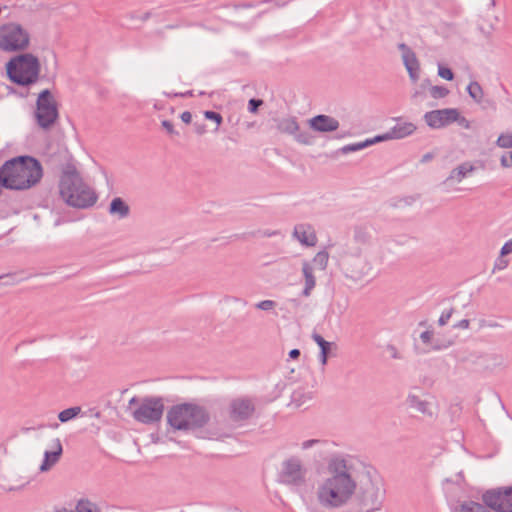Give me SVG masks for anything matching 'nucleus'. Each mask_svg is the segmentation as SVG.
<instances>
[{"mask_svg":"<svg viewBox=\"0 0 512 512\" xmlns=\"http://www.w3.org/2000/svg\"><path fill=\"white\" fill-rule=\"evenodd\" d=\"M328 476L320 480L315 491L318 506L326 511L340 509L353 498L357 480L351 474L347 457L335 454L327 462Z\"/></svg>","mask_w":512,"mask_h":512,"instance_id":"obj_1","label":"nucleus"},{"mask_svg":"<svg viewBox=\"0 0 512 512\" xmlns=\"http://www.w3.org/2000/svg\"><path fill=\"white\" fill-rule=\"evenodd\" d=\"M62 199L72 207L87 208L97 201L95 192L83 182L75 166L67 165L59 183Z\"/></svg>","mask_w":512,"mask_h":512,"instance_id":"obj_2","label":"nucleus"},{"mask_svg":"<svg viewBox=\"0 0 512 512\" xmlns=\"http://www.w3.org/2000/svg\"><path fill=\"white\" fill-rule=\"evenodd\" d=\"M385 490L383 481L376 473L367 472L357 481V488L352 499L359 512H374L381 509Z\"/></svg>","mask_w":512,"mask_h":512,"instance_id":"obj_3","label":"nucleus"},{"mask_svg":"<svg viewBox=\"0 0 512 512\" xmlns=\"http://www.w3.org/2000/svg\"><path fill=\"white\" fill-rule=\"evenodd\" d=\"M10 80L20 86H29L39 78L40 62L31 53L18 55L6 64Z\"/></svg>","mask_w":512,"mask_h":512,"instance_id":"obj_4","label":"nucleus"},{"mask_svg":"<svg viewBox=\"0 0 512 512\" xmlns=\"http://www.w3.org/2000/svg\"><path fill=\"white\" fill-rule=\"evenodd\" d=\"M168 423L176 430H190L207 422L205 411L191 403L173 406L167 414Z\"/></svg>","mask_w":512,"mask_h":512,"instance_id":"obj_5","label":"nucleus"},{"mask_svg":"<svg viewBox=\"0 0 512 512\" xmlns=\"http://www.w3.org/2000/svg\"><path fill=\"white\" fill-rule=\"evenodd\" d=\"M30 35L18 23H7L0 26V49L5 52L25 50L29 46Z\"/></svg>","mask_w":512,"mask_h":512,"instance_id":"obj_6","label":"nucleus"},{"mask_svg":"<svg viewBox=\"0 0 512 512\" xmlns=\"http://www.w3.org/2000/svg\"><path fill=\"white\" fill-rule=\"evenodd\" d=\"M57 102L50 90L45 89L39 93L36 101L35 118L37 124L43 128H50L58 119Z\"/></svg>","mask_w":512,"mask_h":512,"instance_id":"obj_7","label":"nucleus"},{"mask_svg":"<svg viewBox=\"0 0 512 512\" xmlns=\"http://www.w3.org/2000/svg\"><path fill=\"white\" fill-rule=\"evenodd\" d=\"M307 468L297 456L283 461L280 473L281 482L291 486H302L306 483Z\"/></svg>","mask_w":512,"mask_h":512,"instance_id":"obj_8","label":"nucleus"},{"mask_svg":"<svg viewBox=\"0 0 512 512\" xmlns=\"http://www.w3.org/2000/svg\"><path fill=\"white\" fill-rule=\"evenodd\" d=\"M163 410L164 405L160 398L144 399L134 411V418L142 423H153L161 419Z\"/></svg>","mask_w":512,"mask_h":512,"instance_id":"obj_9","label":"nucleus"},{"mask_svg":"<svg viewBox=\"0 0 512 512\" xmlns=\"http://www.w3.org/2000/svg\"><path fill=\"white\" fill-rule=\"evenodd\" d=\"M483 501L497 512H512V488L487 491Z\"/></svg>","mask_w":512,"mask_h":512,"instance_id":"obj_10","label":"nucleus"},{"mask_svg":"<svg viewBox=\"0 0 512 512\" xmlns=\"http://www.w3.org/2000/svg\"><path fill=\"white\" fill-rule=\"evenodd\" d=\"M426 124L433 129L445 127L459 120V111L456 108L432 110L424 115Z\"/></svg>","mask_w":512,"mask_h":512,"instance_id":"obj_11","label":"nucleus"},{"mask_svg":"<svg viewBox=\"0 0 512 512\" xmlns=\"http://www.w3.org/2000/svg\"><path fill=\"white\" fill-rule=\"evenodd\" d=\"M282 393L290 396L288 405L295 408L302 407L313 399V393L308 386H284Z\"/></svg>","mask_w":512,"mask_h":512,"instance_id":"obj_12","label":"nucleus"},{"mask_svg":"<svg viewBox=\"0 0 512 512\" xmlns=\"http://www.w3.org/2000/svg\"><path fill=\"white\" fill-rule=\"evenodd\" d=\"M63 454V446L59 438H53L50 449L44 452V459L39 467L40 472L51 470L60 460Z\"/></svg>","mask_w":512,"mask_h":512,"instance_id":"obj_13","label":"nucleus"},{"mask_svg":"<svg viewBox=\"0 0 512 512\" xmlns=\"http://www.w3.org/2000/svg\"><path fill=\"white\" fill-rule=\"evenodd\" d=\"M254 412V405L251 400L237 398L230 403V418L234 421L248 419Z\"/></svg>","mask_w":512,"mask_h":512,"instance_id":"obj_14","label":"nucleus"},{"mask_svg":"<svg viewBox=\"0 0 512 512\" xmlns=\"http://www.w3.org/2000/svg\"><path fill=\"white\" fill-rule=\"evenodd\" d=\"M312 130L321 133L333 132L339 128V121L332 116L319 114L308 121Z\"/></svg>","mask_w":512,"mask_h":512,"instance_id":"obj_15","label":"nucleus"},{"mask_svg":"<svg viewBox=\"0 0 512 512\" xmlns=\"http://www.w3.org/2000/svg\"><path fill=\"white\" fill-rule=\"evenodd\" d=\"M293 235L301 244L307 247L315 246L317 243L315 230L310 224H297L294 227Z\"/></svg>","mask_w":512,"mask_h":512,"instance_id":"obj_16","label":"nucleus"},{"mask_svg":"<svg viewBox=\"0 0 512 512\" xmlns=\"http://www.w3.org/2000/svg\"><path fill=\"white\" fill-rule=\"evenodd\" d=\"M407 404L409 407L423 415H427L429 417H432L433 412V404L432 402L428 401L423 396L410 394L407 398Z\"/></svg>","mask_w":512,"mask_h":512,"instance_id":"obj_17","label":"nucleus"},{"mask_svg":"<svg viewBox=\"0 0 512 512\" xmlns=\"http://www.w3.org/2000/svg\"><path fill=\"white\" fill-rule=\"evenodd\" d=\"M302 274L304 277V288L301 294L304 297H309L316 286V278L314 276L313 266L310 262L303 261Z\"/></svg>","mask_w":512,"mask_h":512,"instance_id":"obj_18","label":"nucleus"},{"mask_svg":"<svg viewBox=\"0 0 512 512\" xmlns=\"http://www.w3.org/2000/svg\"><path fill=\"white\" fill-rule=\"evenodd\" d=\"M415 130L416 126L412 122H403L398 119L396 125L388 130V137L392 139H403L412 135Z\"/></svg>","mask_w":512,"mask_h":512,"instance_id":"obj_19","label":"nucleus"},{"mask_svg":"<svg viewBox=\"0 0 512 512\" xmlns=\"http://www.w3.org/2000/svg\"><path fill=\"white\" fill-rule=\"evenodd\" d=\"M475 170V167L470 162H464L454 168L450 175L443 182L447 184L448 182L455 180L456 182H461L467 175Z\"/></svg>","mask_w":512,"mask_h":512,"instance_id":"obj_20","label":"nucleus"},{"mask_svg":"<svg viewBox=\"0 0 512 512\" xmlns=\"http://www.w3.org/2000/svg\"><path fill=\"white\" fill-rule=\"evenodd\" d=\"M452 512H491L488 506L476 501L466 500L458 502Z\"/></svg>","mask_w":512,"mask_h":512,"instance_id":"obj_21","label":"nucleus"},{"mask_svg":"<svg viewBox=\"0 0 512 512\" xmlns=\"http://www.w3.org/2000/svg\"><path fill=\"white\" fill-rule=\"evenodd\" d=\"M109 213L111 215H117L119 219H123L129 215L130 208L122 198L116 197L109 205Z\"/></svg>","mask_w":512,"mask_h":512,"instance_id":"obj_22","label":"nucleus"},{"mask_svg":"<svg viewBox=\"0 0 512 512\" xmlns=\"http://www.w3.org/2000/svg\"><path fill=\"white\" fill-rule=\"evenodd\" d=\"M277 129L279 132L294 135L299 131V124L295 117H287L278 120Z\"/></svg>","mask_w":512,"mask_h":512,"instance_id":"obj_23","label":"nucleus"},{"mask_svg":"<svg viewBox=\"0 0 512 512\" xmlns=\"http://www.w3.org/2000/svg\"><path fill=\"white\" fill-rule=\"evenodd\" d=\"M467 93L478 104L482 103L484 91L477 81H471L467 86Z\"/></svg>","mask_w":512,"mask_h":512,"instance_id":"obj_24","label":"nucleus"},{"mask_svg":"<svg viewBox=\"0 0 512 512\" xmlns=\"http://www.w3.org/2000/svg\"><path fill=\"white\" fill-rule=\"evenodd\" d=\"M370 238H371V235L368 232L366 227L356 226L354 228L353 240L356 243L362 244V245L368 244L370 241Z\"/></svg>","mask_w":512,"mask_h":512,"instance_id":"obj_25","label":"nucleus"},{"mask_svg":"<svg viewBox=\"0 0 512 512\" xmlns=\"http://www.w3.org/2000/svg\"><path fill=\"white\" fill-rule=\"evenodd\" d=\"M329 253L323 249L319 251L313 258L312 263L320 270H325L328 266Z\"/></svg>","mask_w":512,"mask_h":512,"instance_id":"obj_26","label":"nucleus"},{"mask_svg":"<svg viewBox=\"0 0 512 512\" xmlns=\"http://www.w3.org/2000/svg\"><path fill=\"white\" fill-rule=\"evenodd\" d=\"M81 413V408L79 406L71 407L61 411L58 414V418L62 423L68 422L69 420L75 418Z\"/></svg>","mask_w":512,"mask_h":512,"instance_id":"obj_27","label":"nucleus"},{"mask_svg":"<svg viewBox=\"0 0 512 512\" xmlns=\"http://www.w3.org/2000/svg\"><path fill=\"white\" fill-rule=\"evenodd\" d=\"M76 512H100V510L95 503L82 499L76 505Z\"/></svg>","mask_w":512,"mask_h":512,"instance_id":"obj_28","label":"nucleus"},{"mask_svg":"<svg viewBox=\"0 0 512 512\" xmlns=\"http://www.w3.org/2000/svg\"><path fill=\"white\" fill-rule=\"evenodd\" d=\"M368 147V143H364L363 142H358V143H352V144H348V145H345L343 147H341L338 152H340L341 154H348V153H352V152H357V151H360L364 148Z\"/></svg>","mask_w":512,"mask_h":512,"instance_id":"obj_29","label":"nucleus"},{"mask_svg":"<svg viewBox=\"0 0 512 512\" xmlns=\"http://www.w3.org/2000/svg\"><path fill=\"white\" fill-rule=\"evenodd\" d=\"M449 94V90L444 87V86H438V85H435V86H432L430 88V95L434 98V99H441V98H444L446 97L447 95Z\"/></svg>","mask_w":512,"mask_h":512,"instance_id":"obj_30","label":"nucleus"},{"mask_svg":"<svg viewBox=\"0 0 512 512\" xmlns=\"http://www.w3.org/2000/svg\"><path fill=\"white\" fill-rule=\"evenodd\" d=\"M402 58L406 69H409V67L414 68L420 66L419 61L414 52L402 55Z\"/></svg>","mask_w":512,"mask_h":512,"instance_id":"obj_31","label":"nucleus"},{"mask_svg":"<svg viewBox=\"0 0 512 512\" xmlns=\"http://www.w3.org/2000/svg\"><path fill=\"white\" fill-rule=\"evenodd\" d=\"M327 442L324 441V440H320V439H309V440H305L303 442H301L300 444V448L302 450H308L312 447H315V446H323V445H326Z\"/></svg>","mask_w":512,"mask_h":512,"instance_id":"obj_32","label":"nucleus"},{"mask_svg":"<svg viewBox=\"0 0 512 512\" xmlns=\"http://www.w3.org/2000/svg\"><path fill=\"white\" fill-rule=\"evenodd\" d=\"M496 143L501 148H511L512 147V134H501L498 137Z\"/></svg>","mask_w":512,"mask_h":512,"instance_id":"obj_33","label":"nucleus"},{"mask_svg":"<svg viewBox=\"0 0 512 512\" xmlns=\"http://www.w3.org/2000/svg\"><path fill=\"white\" fill-rule=\"evenodd\" d=\"M204 117L207 120L214 121L217 124V127H219L223 121L221 114L215 111H205Z\"/></svg>","mask_w":512,"mask_h":512,"instance_id":"obj_34","label":"nucleus"},{"mask_svg":"<svg viewBox=\"0 0 512 512\" xmlns=\"http://www.w3.org/2000/svg\"><path fill=\"white\" fill-rule=\"evenodd\" d=\"M438 75L441 78L448 80V81H451L454 78V74H453L452 70L450 68L442 66V65H439V67H438Z\"/></svg>","mask_w":512,"mask_h":512,"instance_id":"obj_35","label":"nucleus"},{"mask_svg":"<svg viewBox=\"0 0 512 512\" xmlns=\"http://www.w3.org/2000/svg\"><path fill=\"white\" fill-rule=\"evenodd\" d=\"M276 306L275 301L273 300H263L258 302L255 307L257 309L263 310V311H269L272 310Z\"/></svg>","mask_w":512,"mask_h":512,"instance_id":"obj_36","label":"nucleus"},{"mask_svg":"<svg viewBox=\"0 0 512 512\" xmlns=\"http://www.w3.org/2000/svg\"><path fill=\"white\" fill-rule=\"evenodd\" d=\"M293 136L295 137L296 141L301 144L308 145L311 143V137L307 132L298 131Z\"/></svg>","mask_w":512,"mask_h":512,"instance_id":"obj_37","label":"nucleus"},{"mask_svg":"<svg viewBox=\"0 0 512 512\" xmlns=\"http://www.w3.org/2000/svg\"><path fill=\"white\" fill-rule=\"evenodd\" d=\"M261 105H263V100L252 98L248 102V111L256 113Z\"/></svg>","mask_w":512,"mask_h":512,"instance_id":"obj_38","label":"nucleus"},{"mask_svg":"<svg viewBox=\"0 0 512 512\" xmlns=\"http://www.w3.org/2000/svg\"><path fill=\"white\" fill-rule=\"evenodd\" d=\"M454 309L450 308L449 310H445L441 313L438 323L440 326H444L448 323L449 319L451 318L453 314Z\"/></svg>","mask_w":512,"mask_h":512,"instance_id":"obj_39","label":"nucleus"},{"mask_svg":"<svg viewBox=\"0 0 512 512\" xmlns=\"http://www.w3.org/2000/svg\"><path fill=\"white\" fill-rule=\"evenodd\" d=\"M391 139H392L391 137H388V131H387L386 133H384L382 135H377L374 138L366 139L364 141V143H368V146H370L372 144H375V143H378L381 141L391 140Z\"/></svg>","mask_w":512,"mask_h":512,"instance_id":"obj_40","label":"nucleus"},{"mask_svg":"<svg viewBox=\"0 0 512 512\" xmlns=\"http://www.w3.org/2000/svg\"><path fill=\"white\" fill-rule=\"evenodd\" d=\"M162 127L166 130V132L171 135H179V132L174 129L173 123L169 120H163L161 122Z\"/></svg>","mask_w":512,"mask_h":512,"instance_id":"obj_41","label":"nucleus"},{"mask_svg":"<svg viewBox=\"0 0 512 512\" xmlns=\"http://www.w3.org/2000/svg\"><path fill=\"white\" fill-rule=\"evenodd\" d=\"M331 345H324L320 348V356L319 359L321 363L324 365L327 362V357L330 352Z\"/></svg>","mask_w":512,"mask_h":512,"instance_id":"obj_42","label":"nucleus"},{"mask_svg":"<svg viewBox=\"0 0 512 512\" xmlns=\"http://www.w3.org/2000/svg\"><path fill=\"white\" fill-rule=\"evenodd\" d=\"M508 266V260L504 258V256H499L494 264V270H503Z\"/></svg>","mask_w":512,"mask_h":512,"instance_id":"obj_43","label":"nucleus"},{"mask_svg":"<svg viewBox=\"0 0 512 512\" xmlns=\"http://www.w3.org/2000/svg\"><path fill=\"white\" fill-rule=\"evenodd\" d=\"M311 337L317 343L319 348H321L324 345H332L331 342L326 341L320 334L316 332H313Z\"/></svg>","mask_w":512,"mask_h":512,"instance_id":"obj_44","label":"nucleus"},{"mask_svg":"<svg viewBox=\"0 0 512 512\" xmlns=\"http://www.w3.org/2000/svg\"><path fill=\"white\" fill-rule=\"evenodd\" d=\"M420 66L407 69L410 79L415 83L419 79Z\"/></svg>","mask_w":512,"mask_h":512,"instance_id":"obj_45","label":"nucleus"},{"mask_svg":"<svg viewBox=\"0 0 512 512\" xmlns=\"http://www.w3.org/2000/svg\"><path fill=\"white\" fill-rule=\"evenodd\" d=\"M510 253H512V239L505 242L500 251L501 256H505Z\"/></svg>","mask_w":512,"mask_h":512,"instance_id":"obj_46","label":"nucleus"},{"mask_svg":"<svg viewBox=\"0 0 512 512\" xmlns=\"http://www.w3.org/2000/svg\"><path fill=\"white\" fill-rule=\"evenodd\" d=\"M500 163L502 167H512V151L509 153V157L503 155L500 159Z\"/></svg>","mask_w":512,"mask_h":512,"instance_id":"obj_47","label":"nucleus"},{"mask_svg":"<svg viewBox=\"0 0 512 512\" xmlns=\"http://www.w3.org/2000/svg\"><path fill=\"white\" fill-rule=\"evenodd\" d=\"M470 325V321L468 319H462L456 324H454V328L456 329H468Z\"/></svg>","mask_w":512,"mask_h":512,"instance_id":"obj_48","label":"nucleus"},{"mask_svg":"<svg viewBox=\"0 0 512 512\" xmlns=\"http://www.w3.org/2000/svg\"><path fill=\"white\" fill-rule=\"evenodd\" d=\"M433 333L431 331H424L420 334V339L423 343H429L432 339Z\"/></svg>","mask_w":512,"mask_h":512,"instance_id":"obj_49","label":"nucleus"},{"mask_svg":"<svg viewBox=\"0 0 512 512\" xmlns=\"http://www.w3.org/2000/svg\"><path fill=\"white\" fill-rule=\"evenodd\" d=\"M24 486V483H21L17 486H12V485H8L6 483H1L0 484V487L5 490V491H14V490H17V489H21L22 487Z\"/></svg>","mask_w":512,"mask_h":512,"instance_id":"obj_50","label":"nucleus"},{"mask_svg":"<svg viewBox=\"0 0 512 512\" xmlns=\"http://www.w3.org/2000/svg\"><path fill=\"white\" fill-rule=\"evenodd\" d=\"M194 127H195V132L198 134V135H202L206 132V126L204 123H198V122H195L194 123Z\"/></svg>","mask_w":512,"mask_h":512,"instance_id":"obj_51","label":"nucleus"},{"mask_svg":"<svg viewBox=\"0 0 512 512\" xmlns=\"http://www.w3.org/2000/svg\"><path fill=\"white\" fill-rule=\"evenodd\" d=\"M180 118L184 123L189 124L192 121V114L189 111H184L180 115Z\"/></svg>","mask_w":512,"mask_h":512,"instance_id":"obj_52","label":"nucleus"},{"mask_svg":"<svg viewBox=\"0 0 512 512\" xmlns=\"http://www.w3.org/2000/svg\"><path fill=\"white\" fill-rule=\"evenodd\" d=\"M399 50L402 51V55H406L408 53H412L413 51L409 48L405 43H401L398 45Z\"/></svg>","mask_w":512,"mask_h":512,"instance_id":"obj_53","label":"nucleus"},{"mask_svg":"<svg viewBox=\"0 0 512 512\" xmlns=\"http://www.w3.org/2000/svg\"><path fill=\"white\" fill-rule=\"evenodd\" d=\"M434 157V155L432 153H426L422 156L421 158V163H427L429 162L430 160H432Z\"/></svg>","mask_w":512,"mask_h":512,"instance_id":"obj_54","label":"nucleus"},{"mask_svg":"<svg viewBox=\"0 0 512 512\" xmlns=\"http://www.w3.org/2000/svg\"><path fill=\"white\" fill-rule=\"evenodd\" d=\"M299 356H300V350H299V349H292V350L289 352V357H290L291 359H297Z\"/></svg>","mask_w":512,"mask_h":512,"instance_id":"obj_55","label":"nucleus"},{"mask_svg":"<svg viewBox=\"0 0 512 512\" xmlns=\"http://www.w3.org/2000/svg\"><path fill=\"white\" fill-rule=\"evenodd\" d=\"M457 122H459V124L464 126L465 128H469L470 127L469 122L464 117H460L459 116V120Z\"/></svg>","mask_w":512,"mask_h":512,"instance_id":"obj_56","label":"nucleus"},{"mask_svg":"<svg viewBox=\"0 0 512 512\" xmlns=\"http://www.w3.org/2000/svg\"><path fill=\"white\" fill-rule=\"evenodd\" d=\"M175 96H181V97H192L194 96V93L192 90L186 91L185 93H177Z\"/></svg>","mask_w":512,"mask_h":512,"instance_id":"obj_57","label":"nucleus"},{"mask_svg":"<svg viewBox=\"0 0 512 512\" xmlns=\"http://www.w3.org/2000/svg\"><path fill=\"white\" fill-rule=\"evenodd\" d=\"M362 254V251L360 248H357L353 253H352V256L354 257H360Z\"/></svg>","mask_w":512,"mask_h":512,"instance_id":"obj_58","label":"nucleus"},{"mask_svg":"<svg viewBox=\"0 0 512 512\" xmlns=\"http://www.w3.org/2000/svg\"><path fill=\"white\" fill-rule=\"evenodd\" d=\"M389 349L392 350V357L397 358L398 356H397V351H396L395 347L389 346Z\"/></svg>","mask_w":512,"mask_h":512,"instance_id":"obj_59","label":"nucleus"},{"mask_svg":"<svg viewBox=\"0 0 512 512\" xmlns=\"http://www.w3.org/2000/svg\"><path fill=\"white\" fill-rule=\"evenodd\" d=\"M179 379H181V380H196L197 378L191 377V376H182Z\"/></svg>","mask_w":512,"mask_h":512,"instance_id":"obj_60","label":"nucleus"},{"mask_svg":"<svg viewBox=\"0 0 512 512\" xmlns=\"http://www.w3.org/2000/svg\"><path fill=\"white\" fill-rule=\"evenodd\" d=\"M150 16H151V13H150V12H147V13H145V14L142 16V20H143V21H145V20L149 19V18H150Z\"/></svg>","mask_w":512,"mask_h":512,"instance_id":"obj_61","label":"nucleus"},{"mask_svg":"<svg viewBox=\"0 0 512 512\" xmlns=\"http://www.w3.org/2000/svg\"><path fill=\"white\" fill-rule=\"evenodd\" d=\"M488 326L492 327V328H496V327H499L500 325L497 322H492V323H489Z\"/></svg>","mask_w":512,"mask_h":512,"instance_id":"obj_62","label":"nucleus"},{"mask_svg":"<svg viewBox=\"0 0 512 512\" xmlns=\"http://www.w3.org/2000/svg\"><path fill=\"white\" fill-rule=\"evenodd\" d=\"M243 7H251L250 4L243 5Z\"/></svg>","mask_w":512,"mask_h":512,"instance_id":"obj_63","label":"nucleus"},{"mask_svg":"<svg viewBox=\"0 0 512 512\" xmlns=\"http://www.w3.org/2000/svg\"><path fill=\"white\" fill-rule=\"evenodd\" d=\"M274 234H275V233H268V234H266V235H267V236H272V235H274Z\"/></svg>","mask_w":512,"mask_h":512,"instance_id":"obj_64","label":"nucleus"}]
</instances>
